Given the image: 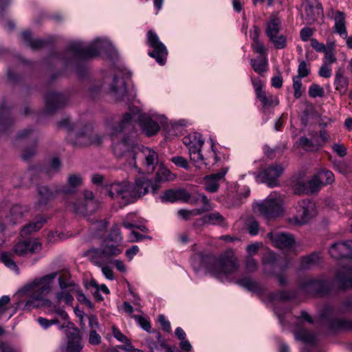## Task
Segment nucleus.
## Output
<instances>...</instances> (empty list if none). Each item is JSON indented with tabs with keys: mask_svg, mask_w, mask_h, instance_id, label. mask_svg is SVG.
I'll return each instance as SVG.
<instances>
[{
	"mask_svg": "<svg viewBox=\"0 0 352 352\" xmlns=\"http://www.w3.org/2000/svg\"><path fill=\"white\" fill-rule=\"evenodd\" d=\"M65 96L60 93L49 92L45 96V110L49 113H53L62 108L67 103Z\"/></svg>",
	"mask_w": 352,
	"mask_h": 352,
	"instance_id": "5701e85b",
	"label": "nucleus"
},
{
	"mask_svg": "<svg viewBox=\"0 0 352 352\" xmlns=\"http://www.w3.org/2000/svg\"><path fill=\"white\" fill-rule=\"evenodd\" d=\"M296 214L289 219V223L294 226H302L308 223L316 214L315 204L309 199H302L296 206Z\"/></svg>",
	"mask_w": 352,
	"mask_h": 352,
	"instance_id": "f8f14e48",
	"label": "nucleus"
},
{
	"mask_svg": "<svg viewBox=\"0 0 352 352\" xmlns=\"http://www.w3.org/2000/svg\"><path fill=\"white\" fill-rule=\"evenodd\" d=\"M245 268L249 272H255L258 268L257 261L251 256H247L245 260Z\"/></svg>",
	"mask_w": 352,
	"mask_h": 352,
	"instance_id": "052dcab7",
	"label": "nucleus"
},
{
	"mask_svg": "<svg viewBox=\"0 0 352 352\" xmlns=\"http://www.w3.org/2000/svg\"><path fill=\"white\" fill-rule=\"evenodd\" d=\"M141 154L144 159V164L148 171H154L155 166L160 165L159 155L153 149L147 147L143 148Z\"/></svg>",
	"mask_w": 352,
	"mask_h": 352,
	"instance_id": "cd10ccee",
	"label": "nucleus"
},
{
	"mask_svg": "<svg viewBox=\"0 0 352 352\" xmlns=\"http://www.w3.org/2000/svg\"><path fill=\"white\" fill-rule=\"evenodd\" d=\"M302 16L307 24L313 23L322 13V6L318 0H306Z\"/></svg>",
	"mask_w": 352,
	"mask_h": 352,
	"instance_id": "aec40b11",
	"label": "nucleus"
},
{
	"mask_svg": "<svg viewBox=\"0 0 352 352\" xmlns=\"http://www.w3.org/2000/svg\"><path fill=\"white\" fill-rule=\"evenodd\" d=\"M56 275V272H53L40 278H36L25 285L21 292L27 293L30 298L25 302H18V307L28 311H30L31 308L38 307L39 302L50 292L51 285Z\"/></svg>",
	"mask_w": 352,
	"mask_h": 352,
	"instance_id": "7ed1b4c3",
	"label": "nucleus"
},
{
	"mask_svg": "<svg viewBox=\"0 0 352 352\" xmlns=\"http://www.w3.org/2000/svg\"><path fill=\"white\" fill-rule=\"evenodd\" d=\"M37 206L42 207L45 206L50 201L53 200L56 195L60 194L56 192V189L53 190L46 186H41L37 188Z\"/></svg>",
	"mask_w": 352,
	"mask_h": 352,
	"instance_id": "c85d7f7f",
	"label": "nucleus"
},
{
	"mask_svg": "<svg viewBox=\"0 0 352 352\" xmlns=\"http://www.w3.org/2000/svg\"><path fill=\"white\" fill-rule=\"evenodd\" d=\"M131 131L126 124H122V120L118 126H113L111 133L113 140V152L118 158H124L127 165L139 172L136 164V145L131 134Z\"/></svg>",
	"mask_w": 352,
	"mask_h": 352,
	"instance_id": "f03ea898",
	"label": "nucleus"
},
{
	"mask_svg": "<svg viewBox=\"0 0 352 352\" xmlns=\"http://www.w3.org/2000/svg\"><path fill=\"white\" fill-rule=\"evenodd\" d=\"M267 236L272 242L273 245L279 249L292 248L295 244L294 236L289 233L283 232H271Z\"/></svg>",
	"mask_w": 352,
	"mask_h": 352,
	"instance_id": "412c9836",
	"label": "nucleus"
},
{
	"mask_svg": "<svg viewBox=\"0 0 352 352\" xmlns=\"http://www.w3.org/2000/svg\"><path fill=\"white\" fill-rule=\"evenodd\" d=\"M324 94V89L317 84H312L309 89V95L311 98L322 97Z\"/></svg>",
	"mask_w": 352,
	"mask_h": 352,
	"instance_id": "5fc2aeb1",
	"label": "nucleus"
},
{
	"mask_svg": "<svg viewBox=\"0 0 352 352\" xmlns=\"http://www.w3.org/2000/svg\"><path fill=\"white\" fill-rule=\"evenodd\" d=\"M352 311V298H346L337 309L326 307L322 311L321 316L331 331L352 329V320L338 318V314H344Z\"/></svg>",
	"mask_w": 352,
	"mask_h": 352,
	"instance_id": "39448f33",
	"label": "nucleus"
},
{
	"mask_svg": "<svg viewBox=\"0 0 352 352\" xmlns=\"http://www.w3.org/2000/svg\"><path fill=\"white\" fill-rule=\"evenodd\" d=\"M100 208V202L95 197L92 191L85 190L84 199L74 202L72 209L74 212L82 216L91 215Z\"/></svg>",
	"mask_w": 352,
	"mask_h": 352,
	"instance_id": "ddd939ff",
	"label": "nucleus"
},
{
	"mask_svg": "<svg viewBox=\"0 0 352 352\" xmlns=\"http://www.w3.org/2000/svg\"><path fill=\"white\" fill-rule=\"evenodd\" d=\"M281 29V21L276 16H272L267 22L266 28V34L269 38L279 34Z\"/></svg>",
	"mask_w": 352,
	"mask_h": 352,
	"instance_id": "72a5a7b5",
	"label": "nucleus"
},
{
	"mask_svg": "<svg viewBox=\"0 0 352 352\" xmlns=\"http://www.w3.org/2000/svg\"><path fill=\"white\" fill-rule=\"evenodd\" d=\"M252 82L254 88L256 97H258L260 95L265 93V91L263 90L264 84L259 78L252 79Z\"/></svg>",
	"mask_w": 352,
	"mask_h": 352,
	"instance_id": "bf43d9fd",
	"label": "nucleus"
},
{
	"mask_svg": "<svg viewBox=\"0 0 352 352\" xmlns=\"http://www.w3.org/2000/svg\"><path fill=\"white\" fill-rule=\"evenodd\" d=\"M34 135V132L30 128H28L20 132L16 138V140H23L27 138L33 137Z\"/></svg>",
	"mask_w": 352,
	"mask_h": 352,
	"instance_id": "774afa93",
	"label": "nucleus"
},
{
	"mask_svg": "<svg viewBox=\"0 0 352 352\" xmlns=\"http://www.w3.org/2000/svg\"><path fill=\"white\" fill-rule=\"evenodd\" d=\"M160 185L146 177L135 179L132 184L128 181L107 183L102 186V193L113 200H122L124 204L133 202L134 199L146 195L151 188L155 194Z\"/></svg>",
	"mask_w": 352,
	"mask_h": 352,
	"instance_id": "f257e3e1",
	"label": "nucleus"
},
{
	"mask_svg": "<svg viewBox=\"0 0 352 352\" xmlns=\"http://www.w3.org/2000/svg\"><path fill=\"white\" fill-rule=\"evenodd\" d=\"M56 299L58 302L64 301L66 305H71L74 300V298L68 290L61 289V291L56 294Z\"/></svg>",
	"mask_w": 352,
	"mask_h": 352,
	"instance_id": "09e8293b",
	"label": "nucleus"
},
{
	"mask_svg": "<svg viewBox=\"0 0 352 352\" xmlns=\"http://www.w3.org/2000/svg\"><path fill=\"white\" fill-rule=\"evenodd\" d=\"M301 87H302V82L301 78H299V77H294L293 78V88L294 90V97L296 98H299L302 96V91H301Z\"/></svg>",
	"mask_w": 352,
	"mask_h": 352,
	"instance_id": "13d9d810",
	"label": "nucleus"
},
{
	"mask_svg": "<svg viewBox=\"0 0 352 352\" xmlns=\"http://www.w3.org/2000/svg\"><path fill=\"white\" fill-rule=\"evenodd\" d=\"M122 120V124H126L131 131L133 129V122H139L142 131L148 136L155 135L160 129L158 123L146 114L135 112L126 113Z\"/></svg>",
	"mask_w": 352,
	"mask_h": 352,
	"instance_id": "6e6552de",
	"label": "nucleus"
},
{
	"mask_svg": "<svg viewBox=\"0 0 352 352\" xmlns=\"http://www.w3.org/2000/svg\"><path fill=\"white\" fill-rule=\"evenodd\" d=\"M319 76L323 78H329L331 76V67L329 64H323L319 70Z\"/></svg>",
	"mask_w": 352,
	"mask_h": 352,
	"instance_id": "338daca9",
	"label": "nucleus"
},
{
	"mask_svg": "<svg viewBox=\"0 0 352 352\" xmlns=\"http://www.w3.org/2000/svg\"><path fill=\"white\" fill-rule=\"evenodd\" d=\"M224 172H219L204 177L205 188L210 192H215L219 187V181L223 178Z\"/></svg>",
	"mask_w": 352,
	"mask_h": 352,
	"instance_id": "2f4dec72",
	"label": "nucleus"
},
{
	"mask_svg": "<svg viewBox=\"0 0 352 352\" xmlns=\"http://www.w3.org/2000/svg\"><path fill=\"white\" fill-rule=\"evenodd\" d=\"M299 287L304 294L323 296L329 293L331 283L324 276H320L316 278H307L302 280Z\"/></svg>",
	"mask_w": 352,
	"mask_h": 352,
	"instance_id": "1a4fd4ad",
	"label": "nucleus"
},
{
	"mask_svg": "<svg viewBox=\"0 0 352 352\" xmlns=\"http://www.w3.org/2000/svg\"><path fill=\"white\" fill-rule=\"evenodd\" d=\"M257 98L261 102L263 109L264 110H267L270 107H274L279 103L278 99L276 96L267 95L266 93L260 95Z\"/></svg>",
	"mask_w": 352,
	"mask_h": 352,
	"instance_id": "ea45409f",
	"label": "nucleus"
},
{
	"mask_svg": "<svg viewBox=\"0 0 352 352\" xmlns=\"http://www.w3.org/2000/svg\"><path fill=\"white\" fill-rule=\"evenodd\" d=\"M12 249L16 256H26L39 252L42 250V244L36 239L23 240L17 242Z\"/></svg>",
	"mask_w": 352,
	"mask_h": 352,
	"instance_id": "a211bd4d",
	"label": "nucleus"
},
{
	"mask_svg": "<svg viewBox=\"0 0 352 352\" xmlns=\"http://www.w3.org/2000/svg\"><path fill=\"white\" fill-rule=\"evenodd\" d=\"M184 143L188 146V153L190 160L198 168L202 166H207L208 163L206 162L201 153V148L204 144L200 133H195L184 138Z\"/></svg>",
	"mask_w": 352,
	"mask_h": 352,
	"instance_id": "9b49d317",
	"label": "nucleus"
},
{
	"mask_svg": "<svg viewBox=\"0 0 352 352\" xmlns=\"http://www.w3.org/2000/svg\"><path fill=\"white\" fill-rule=\"evenodd\" d=\"M252 47L254 50L260 54H264L267 52V49L261 41L252 42Z\"/></svg>",
	"mask_w": 352,
	"mask_h": 352,
	"instance_id": "69168bd1",
	"label": "nucleus"
},
{
	"mask_svg": "<svg viewBox=\"0 0 352 352\" xmlns=\"http://www.w3.org/2000/svg\"><path fill=\"white\" fill-rule=\"evenodd\" d=\"M160 167L156 173L155 183L160 185V183L162 182L173 181L175 179V175L164 167L162 163H160Z\"/></svg>",
	"mask_w": 352,
	"mask_h": 352,
	"instance_id": "4c0bfd02",
	"label": "nucleus"
},
{
	"mask_svg": "<svg viewBox=\"0 0 352 352\" xmlns=\"http://www.w3.org/2000/svg\"><path fill=\"white\" fill-rule=\"evenodd\" d=\"M89 342L91 345H98L101 342V337L96 332V329H93L90 331L89 336Z\"/></svg>",
	"mask_w": 352,
	"mask_h": 352,
	"instance_id": "680f3d73",
	"label": "nucleus"
},
{
	"mask_svg": "<svg viewBox=\"0 0 352 352\" xmlns=\"http://www.w3.org/2000/svg\"><path fill=\"white\" fill-rule=\"evenodd\" d=\"M23 42L32 50H38L42 48L46 43L43 40L33 39L30 31H24L21 34Z\"/></svg>",
	"mask_w": 352,
	"mask_h": 352,
	"instance_id": "c9c22d12",
	"label": "nucleus"
},
{
	"mask_svg": "<svg viewBox=\"0 0 352 352\" xmlns=\"http://www.w3.org/2000/svg\"><path fill=\"white\" fill-rule=\"evenodd\" d=\"M283 170L282 165L278 164L266 166L258 173L256 179L270 188L278 186L280 184L278 179Z\"/></svg>",
	"mask_w": 352,
	"mask_h": 352,
	"instance_id": "dca6fc26",
	"label": "nucleus"
},
{
	"mask_svg": "<svg viewBox=\"0 0 352 352\" xmlns=\"http://www.w3.org/2000/svg\"><path fill=\"white\" fill-rule=\"evenodd\" d=\"M270 41L274 43L277 49H283L286 47L287 39L283 35L277 34L269 38Z\"/></svg>",
	"mask_w": 352,
	"mask_h": 352,
	"instance_id": "864d4df0",
	"label": "nucleus"
},
{
	"mask_svg": "<svg viewBox=\"0 0 352 352\" xmlns=\"http://www.w3.org/2000/svg\"><path fill=\"white\" fill-rule=\"evenodd\" d=\"M294 336L297 340L301 341L306 344H314L316 342V336L311 332L304 329H299L294 331Z\"/></svg>",
	"mask_w": 352,
	"mask_h": 352,
	"instance_id": "e433bc0d",
	"label": "nucleus"
},
{
	"mask_svg": "<svg viewBox=\"0 0 352 352\" xmlns=\"http://www.w3.org/2000/svg\"><path fill=\"white\" fill-rule=\"evenodd\" d=\"M329 252L336 259L349 258L352 263V241L335 243L331 245Z\"/></svg>",
	"mask_w": 352,
	"mask_h": 352,
	"instance_id": "4be33fe9",
	"label": "nucleus"
},
{
	"mask_svg": "<svg viewBox=\"0 0 352 352\" xmlns=\"http://www.w3.org/2000/svg\"><path fill=\"white\" fill-rule=\"evenodd\" d=\"M171 162L179 167L184 168L185 169L188 168V164L186 160L182 156H175L171 158Z\"/></svg>",
	"mask_w": 352,
	"mask_h": 352,
	"instance_id": "0e129e2a",
	"label": "nucleus"
},
{
	"mask_svg": "<svg viewBox=\"0 0 352 352\" xmlns=\"http://www.w3.org/2000/svg\"><path fill=\"white\" fill-rule=\"evenodd\" d=\"M82 179L78 175H70L67 178V184L56 188V192L63 196L74 195L77 188L82 184Z\"/></svg>",
	"mask_w": 352,
	"mask_h": 352,
	"instance_id": "b1692460",
	"label": "nucleus"
},
{
	"mask_svg": "<svg viewBox=\"0 0 352 352\" xmlns=\"http://www.w3.org/2000/svg\"><path fill=\"white\" fill-rule=\"evenodd\" d=\"M305 186L308 192H317L323 185L320 183V181L316 174L305 183Z\"/></svg>",
	"mask_w": 352,
	"mask_h": 352,
	"instance_id": "49530a36",
	"label": "nucleus"
},
{
	"mask_svg": "<svg viewBox=\"0 0 352 352\" xmlns=\"http://www.w3.org/2000/svg\"><path fill=\"white\" fill-rule=\"evenodd\" d=\"M263 263L267 267V266L274 268L278 265V259L272 252H267L263 258Z\"/></svg>",
	"mask_w": 352,
	"mask_h": 352,
	"instance_id": "8fccbe9b",
	"label": "nucleus"
},
{
	"mask_svg": "<svg viewBox=\"0 0 352 352\" xmlns=\"http://www.w3.org/2000/svg\"><path fill=\"white\" fill-rule=\"evenodd\" d=\"M336 281L341 289L352 288V267L340 269L336 272Z\"/></svg>",
	"mask_w": 352,
	"mask_h": 352,
	"instance_id": "393cba45",
	"label": "nucleus"
},
{
	"mask_svg": "<svg viewBox=\"0 0 352 352\" xmlns=\"http://www.w3.org/2000/svg\"><path fill=\"white\" fill-rule=\"evenodd\" d=\"M108 240L109 241L119 243L122 240L121 232L118 225H113L111 229L110 233L108 236Z\"/></svg>",
	"mask_w": 352,
	"mask_h": 352,
	"instance_id": "3c124183",
	"label": "nucleus"
},
{
	"mask_svg": "<svg viewBox=\"0 0 352 352\" xmlns=\"http://www.w3.org/2000/svg\"><path fill=\"white\" fill-rule=\"evenodd\" d=\"M236 283L250 292H256L260 289L258 283L248 277L236 280Z\"/></svg>",
	"mask_w": 352,
	"mask_h": 352,
	"instance_id": "a19ab883",
	"label": "nucleus"
},
{
	"mask_svg": "<svg viewBox=\"0 0 352 352\" xmlns=\"http://www.w3.org/2000/svg\"><path fill=\"white\" fill-rule=\"evenodd\" d=\"M334 50H335V43L334 42L329 43V47L324 52V59H325V62L324 63V64H329V65H331V64L336 62L337 59L335 56Z\"/></svg>",
	"mask_w": 352,
	"mask_h": 352,
	"instance_id": "de8ad7c7",
	"label": "nucleus"
},
{
	"mask_svg": "<svg viewBox=\"0 0 352 352\" xmlns=\"http://www.w3.org/2000/svg\"><path fill=\"white\" fill-rule=\"evenodd\" d=\"M320 183L322 185H327L332 184L334 182V175L333 173L327 170H322L316 173Z\"/></svg>",
	"mask_w": 352,
	"mask_h": 352,
	"instance_id": "a18cd8bd",
	"label": "nucleus"
},
{
	"mask_svg": "<svg viewBox=\"0 0 352 352\" xmlns=\"http://www.w3.org/2000/svg\"><path fill=\"white\" fill-rule=\"evenodd\" d=\"M322 263V257L320 254L318 252H314L300 258V268L302 270H308L320 265Z\"/></svg>",
	"mask_w": 352,
	"mask_h": 352,
	"instance_id": "c756f323",
	"label": "nucleus"
},
{
	"mask_svg": "<svg viewBox=\"0 0 352 352\" xmlns=\"http://www.w3.org/2000/svg\"><path fill=\"white\" fill-rule=\"evenodd\" d=\"M147 44L153 49L148 52V55L155 58L159 64L164 65L166 60L168 51L157 34L153 30H149L147 32Z\"/></svg>",
	"mask_w": 352,
	"mask_h": 352,
	"instance_id": "f3484780",
	"label": "nucleus"
},
{
	"mask_svg": "<svg viewBox=\"0 0 352 352\" xmlns=\"http://www.w3.org/2000/svg\"><path fill=\"white\" fill-rule=\"evenodd\" d=\"M60 126L68 129L67 140L74 146L82 147L91 144L100 145L102 142V137L98 134L93 135V129L91 125L72 126L68 119H64L59 123Z\"/></svg>",
	"mask_w": 352,
	"mask_h": 352,
	"instance_id": "20e7f679",
	"label": "nucleus"
},
{
	"mask_svg": "<svg viewBox=\"0 0 352 352\" xmlns=\"http://www.w3.org/2000/svg\"><path fill=\"white\" fill-rule=\"evenodd\" d=\"M110 91L117 100H123L126 94V83L122 77L115 76L111 85Z\"/></svg>",
	"mask_w": 352,
	"mask_h": 352,
	"instance_id": "7c9ffc66",
	"label": "nucleus"
},
{
	"mask_svg": "<svg viewBox=\"0 0 352 352\" xmlns=\"http://www.w3.org/2000/svg\"><path fill=\"white\" fill-rule=\"evenodd\" d=\"M258 210L267 219L276 218L283 212V199L280 196L272 194L258 204Z\"/></svg>",
	"mask_w": 352,
	"mask_h": 352,
	"instance_id": "2eb2a0df",
	"label": "nucleus"
},
{
	"mask_svg": "<svg viewBox=\"0 0 352 352\" xmlns=\"http://www.w3.org/2000/svg\"><path fill=\"white\" fill-rule=\"evenodd\" d=\"M296 294L290 291H279L270 295L271 300H287L294 298Z\"/></svg>",
	"mask_w": 352,
	"mask_h": 352,
	"instance_id": "79ce46f5",
	"label": "nucleus"
},
{
	"mask_svg": "<svg viewBox=\"0 0 352 352\" xmlns=\"http://www.w3.org/2000/svg\"><path fill=\"white\" fill-rule=\"evenodd\" d=\"M204 223L213 225H223L224 222V218L220 213L214 212L204 216Z\"/></svg>",
	"mask_w": 352,
	"mask_h": 352,
	"instance_id": "37998d69",
	"label": "nucleus"
},
{
	"mask_svg": "<svg viewBox=\"0 0 352 352\" xmlns=\"http://www.w3.org/2000/svg\"><path fill=\"white\" fill-rule=\"evenodd\" d=\"M111 47V43L107 39L97 38L87 46H85L81 41H74L69 45L67 53L78 59H87L95 57L100 52L108 51Z\"/></svg>",
	"mask_w": 352,
	"mask_h": 352,
	"instance_id": "0eeeda50",
	"label": "nucleus"
},
{
	"mask_svg": "<svg viewBox=\"0 0 352 352\" xmlns=\"http://www.w3.org/2000/svg\"><path fill=\"white\" fill-rule=\"evenodd\" d=\"M203 212H204L203 209H194L192 210L181 209V210H178L177 214L183 219L188 220L192 216L199 215Z\"/></svg>",
	"mask_w": 352,
	"mask_h": 352,
	"instance_id": "603ef678",
	"label": "nucleus"
},
{
	"mask_svg": "<svg viewBox=\"0 0 352 352\" xmlns=\"http://www.w3.org/2000/svg\"><path fill=\"white\" fill-rule=\"evenodd\" d=\"M250 63L254 72L259 74L266 71L267 65L266 58L251 59Z\"/></svg>",
	"mask_w": 352,
	"mask_h": 352,
	"instance_id": "c03bdc74",
	"label": "nucleus"
},
{
	"mask_svg": "<svg viewBox=\"0 0 352 352\" xmlns=\"http://www.w3.org/2000/svg\"><path fill=\"white\" fill-rule=\"evenodd\" d=\"M26 208L21 205H14L2 222H0V231L4 232L10 226L20 223L24 217Z\"/></svg>",
	"mask_w": 352,
	"mask_h": 352,
	"instance_id": "6ab92c4d",
	"label": "nucleus"
},
{
	"mask_svg": "<svg viewBox=\"0 0 352 352\" xmlns=\"http://www.w3.org/2000/svg\"><path fill=\"white\" fill-rule=\"evenodd\" d=\"M311 45L317 52L324 53L329 47V43L325 45L323 43H319L316 38H311Z\"/></svg>",
	"mask_w": 352,
	"mask_h": 352,
	"instance_id": "e2e57ef3",
	"label": "nucleus"
},
{
	"mask_svg": "<svg viewBox=\"0 0 352 352\" xmlns=\"http://www.w3.org/2000/svg\"><path fill=\"white\" fill-rule=\"evenodd\" d=\"M133 318L137 321L140 326L145 331L149 332L151 329L150 322L142 316L134 315Z\"/></svg>",
	"mask_w": 352,
	"mask_h": 352,
	"instance_id": "4d7b16f0",
	"label": "nucleus"
},
{
	"mask_svg": "<svg viewBox=\"0 0 352 352\" xmlns=\"http://www.w3.org/2000/svg\"><path fill=\"white\" fill-rule=\"evenodd\" d=\"M239 261L232 250L221 254L214 259L209 267V272L221 281L230 280V276L236 273L239 269Z\"/></svg>",
	"mask_w": 352,
	"mask_h": 352,
	"instance_id": "423d86ee",
	"label": "nucleus"
},
{
	"mask_svg": "<svg viewBox=\"0 0 352 352\" xmlns=\"http://www.w3.org/2000/svg\"><path fill=\"white\" fill-rule=\"evenodd\" d=\"M161 199L163 201L175 202L182 201L184 202H188L190 199V195L184 189H170L164 192L161 196Z\"/></svg>",
	"mask_w": 352,
	"mask_h": 352,
	"instance_id": "a878e982",
	"label": "nucleus"
},
{
	"mask_svg": "<svg viewBox=\"0 0 352 352\" xmlns=\"http://www.w3.org/2000/svg\"><path fill=\"white\" fill-rule=\"evenodd\" d=\"M310 73L308 64L305 60H300L299 62L298 67V75L295 77H299V78L307 77Z\"/></svg>",
	"mask_w": 352,
	"mask_h": 352,
	"instance_id": "6e6d98bb",
	"label": "nucleus"
},
{
	"mask_svg": "<svg viewBox=\"0 0 352 352\" xmlns=\"http://www.w3.org/2000/svg\"><path fill=\"white\" fill-rule=\"evenodd\" d=\"M14 255L15 254L12 249L9 252H2L0 254V261L10 270L19 272V267L13 259Z\"/></svg>",
	"mask_w": 352,
	"mask_h": 352,
	"instance_id": "58836bf2",
	"label": "nucleus"
},
{
	"mask_svg": "<svg viewBox=\"0 0 352 352\" xmlns=\"http://www.w3.org/2000/svg\"><path fill=\"white\" fill-rule=\"evenodd\" d=\"M349 85V79L344 75L341 68H338L335 73L334 86L335 89L344 95L346 93Z\"/></svg>",
	"mask_w": 352,
	"mask_h": 352,
	"instance_id": "473e14b6",
	"label": "nucleus"
},
{
	"mask_svg": "<svg viewBox=\"0 0 352 352\" xmlns=\"http://www.w3.org/2000/svg\"><path fill=\"white\" fill-rule=\"evenodd\" d=\"M45 221L46 220L43 217H38L35 221H32L23 226L21 230V235L24 237L32 232L39 230L43 227Z\"/></svg>",
	"mask_w": 352,
	"mask_h": 352,
	"instance_id": "f704fd0d",
	"label": "nucleus"
},
{
	"mask_svg": "<svg viewBox=\"0 0 352 352\" xmlns=\"http://www.w3.org/2000/svg\"><path fill=\"white\" fill-rule=\"evenodd\" d=\"M334 20L333 32L342 38L347 37V30L346 27V14L340 10L333 11Z\"/></svg>",
	"mask_w": 352,
	"mask_h": 352,
	"instance_id": "bb28decb",
	"label": "nucleus"
},
{
	"mask_svg": "<svg viewBox=\"0 0 352 352\" xmlns=\"http://www.w3.org/2000/svg\"><path fill=\"white\" fill-rule=\"evenodd\" d=\"M122 250L117 245L107 243L101 248H92L87 251V256L96 265L102 267L112 262V257L119 255Z\"/></svg>",
	"mask_w": 352,
	"mask_h": 352,
	"instance_id": "9d476101",
	"label": "nucleus"
},
{
	"mask_svg": "<svg viewBox=\"0 0 352 352\" xmlns=\"http://www.w3.org/2000/svg\"><path fill=\"white\" fill-rule=\"evenodd\" d=\"M59 329H65L67 338L65 352H81L84 347V343L80 330L75 327L74 324L67 322L66 324L60 325Z\"/></svg>",
	"mask_w": 352,
	"mask_h": 352,
	"instance_id": "4468645a",
	"label": "nucleus"
}]
</instances>
